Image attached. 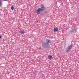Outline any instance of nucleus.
<instances>
[{"label":"nucleus","mask_w":79,"mask_h":79,"mask_svg":"<svg viewBox=\"0 0 79 79\" xmlns=\"http://www.w3.org/2000/svg\"><path fill=\"white\" fill-rule=\"evenodd\" d=\"M41 8H40L36 10V13L37 15H40V13H42L44 10V6L43 5V4H41Z\"/></svg>","instance_id":"1"},{"label":"nucleus","mask_w":79,"mask_h":79,"mask_svg":"<svg viewBox=\"0 0 79 79\" xmlns=\"http://www.w3.org/2000/svg\"><path fill=\"white\" fill-rule=\"evenodd\" d=\"M72 48V45H70L68 46L67 48H66V52H69V51Z\"/></svg>","instance_id":"2"},{"label":"nucleus","mask_w":79,"mask_h":79,"mask_svg":"<svg viewBox=\"0 0 79 79\" xmlns=\"http://www.w3.org/2000/svg\"><path fill=\"white\" fill-rule=\"evenodd\" d=\"M19 32L20 33V34H23L25 33L24 31L22 30H20L19 31Z\"/></svg>","instance_id":"3"},{"label":"nucleus","mask_w":79,"mask_h":79,"mask_svg":"<svg viewBox=\"0 0 79 79\" xmlns=\"http://www.w3.org/2000/svg\"><path fill=\"white\" fill-rule=\"evenodd\" d=\"M45 48H50V45L48 43H46V44L45 46Z\"/></svg>","instance_id":"4"},{"label":"nucleus","mask_w":79,"mask_h":79,"mask_svg":"<svg viewBox=\"0 0 79 79\" xmlns=\"http://www.w3.org/2000/svg\"><path fill=\"white\" fill-rule=\"evenodd\" d=\"M58 31V27H56L55 28H54V31L55 32H56Z\"/></svg>","instance_id":"5"},{"label":"nucleus","mask_w":79,"mask_h":79,"mask_svg":"<svg viewBox=\"0 0 79 79\" xmlns=\"http://www.w3.org/2000/svg\"><path fill=\"white\" fill-rule=\"evenodd\" d=\"M46 44H47V43H45V42L43 43H42V45L43 47H45V45H46Z\"/></svg>","instance_id":"6"},{"label":"nucleus","mask_w":79,"mask_h":79,"mask_svg":"<svg viewBox=\"0 0 79 79\" xmlns=\"http://www.w3.org/2000/svg\"><path fill=\"white\" fill-rule=\"evenodd\" d=\"M46 42L47 43H51L52 41L49 40H46Z\"/></svg>","instance_id":"7"},{"label":"nucleus","mask_w":79,"mask_h":79,"mask_svg":"<svg viewBox=\"0 0 79 79\" xmlns=\"http://www.w3.org/2000/svg\"><path fill=\"white\" fill-rule=\"evenodd\" d=\"M2 6V2L0 1V6Z\"/></svg>","instance_id":"8"},{"label":"nucleus","mask_w":79,"mask_h":79,"mask_svg":"<svg viewBox=\"0 0 79 79\" xmlns=\"http://www.w3.org/2000/svg\"><path fill=\"white\" fill-rule=\"evenodd\" d=\"M48 58L49 59H51L52 58V56H48Z\"/></svg>","instance_id":"9"},{"label":"nucleus","mask_w":79,"mask_h":79,"mask_svg":"<svg viewBox=\"0 0 79 79\" xmlns=\"http://www.w3.org/2000/svg\"><path fill=\"white\" fill-rule=\"evenodd\" d=\"M11 9L12 10H14V6H12L11 7Z\"/></svg>","instance_id":"10"},{"label":"nucleus","mask_w":79,"mask_h":79,"mask_svg":"<svg viewBox=\"0 0 79 79\" xmlns=\"http://www.w3.org/2000/svg\"><path fill=\"white\" fill-rule=\"evenodd\" d=\"M42 77H44V75L42 74Z\"/></svg>","instance_id":"11"},{"label":"nucleus","mask_w":79,"mask_h":79,"mask_svg":"<svg viewBox=\"0 0 79 79\" xmlns=\"http://www.w3.org/2000/svg\"><path fill=\"white\" fill-rule=\"evenodd\" d=\"M2 38V36L0 35V39H1Z\"/></svg>","instance_id":"12"},{"label":"nucleus","mask_w":79,"mask_h":79,"mask_svg":"<svg viewBox=\"0 0 79 79\" xmlns=\"http://www.w3.org/2000/svg\"><path fill=\"white\" fill-rule=\"evenodd\" d=\"M4 1H7V0H3Z\"/></svg>","instance_id":"13"},{"label":"nucleus","mask_w":79,"mask_h":79,"mask_svg":"<svg viewBox=\"0 0 79 79\" xmlns=\"http://www.w3.org/2000/svg\"><path fill=\"white\" fill-rule=\"evenodd\" d=\"M39 49H40V48H39Z\"/></svg>","instance_id":"14"}]
</instances>
